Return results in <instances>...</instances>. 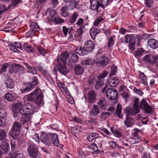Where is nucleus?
<instances>
[{"mask_svg": "<svg viewBox=\"0 0 158 158\" xmlns=\"http://www.w3.org/2000/svg\"><path fill=\"white\" fill-rule=\"evenodd\" d=\"M106 86L103 89L102 92L103 93L105 92L108 98L110 100H114L116 99L118 96V93L117 90L114 89L109 88L106 90L107 88Z\"/></svg>", "mask_w": 158, "mask_h": 158, "instance_id": "obj_1", "label": "nucleus"}, {"mask_svg": "<svg viewBox=\"0 0 158 158\" xmlns=\"http://www.w3.org/2000/svg\"><path fill=\"white\" fill-rule=\"evenodd\" d=\"M147 98L143 99L139 103V106L142 110H143L146 113L150 114L153 110V108L148 103Z\"/></svg>", "mask_w": 158, "mask_h": 158, "instance_id": "obj_2", "label": "nucleus"}, {"mask_svg": "<svg viewBox=\"0 0 158 158\" xmlns=\"http://www.w3.org/2000/svg\"><path fill=\"white\" fill-rule=\"evenodd\" d=\"M35 108V106L33 104L28 102L25 103V102H23V105L21 110V113H25L31 116V114H33Z\"/></svg>", "mask_w": 158, "mask_h": 158, "instance_id": "obj_3", "label": "nucleus"}, {"mask_svg": "<svg viewBox=\"0 0 158 158\" xmlns=\"http://www.w3.org/2000/svg\"><path fill=\"white\" fill-rule=\"evenodd\" d=\"M99 0H90V8L91 10L96 11L97 12H102L104 11V7Z\"/></svg>", "mask_w": 158, "mask_h": 158, "instance_id": "obj_4", "label": "nucleus"}, {"mask_svg": "<svg viewBox=\"0 0 158 158\" xmlns=\"http://www.w3.org/2000/svg\"><path fill=\"white\" fill-rule=\"evenodd\" d=\"M38 148L36 145L31 143L28 147L27 151L29 156L32 158H36L38 155Z\"/></svg>", "mask_w": 158, "mask_h": 158, "instance_id": "obj_5", "label": "nucleus"}, {"mask_svg": "<svg viewBox=\"0 0 158 158\" xmlns=\"http://www.w3.org/2000/svg\"><path fill=\"white\" fill-rule=\"evenodd\" d=\"M32 81L28 84V86L26 88H22L21 89V91L22 93H26L31 91L35 86L38 83L37 78L35 76L32 78Z\"/></svg>", "mask_w": 158, "mask_h": 158, "instance_id": "obj_6", "label": "nucleus"}, {"mask_svg": "<svg viewBox=\"0 0 158 158\" xmlns=\"http://www.w3.org/2000/svg\"><path fill=\"white\" fill-rule=\"evenodd\" d=\"M109 61V59L108 57L102 55L95 62V64L97 67L102 68L107 65Z\"/></svg>", "mask_w": 158, "mask_h": 158, "instance_id": "obj_7", "label": "nucleus"}, {"mask_svg": "<svg viewBox=\"0 0 158 158\" xmlns=\"http://www.w3.org/2000/svg\"><path fill=\"white\" fill-rule=\"evenodd\" d=\"M140 111V110L139 108H135L134 107L132 108L130 107H127L124 109V112L126 114V116H134Z\"/></svg>", "mask_w": 158, "mask_h": 158, "instance_id": "obj_8", "label": "nucleus"}, {"mask_svg": "<svg viewBox=\"0 0 158 158\" xmlns=\"http://www.w3.org/2000/svg\"><path fill=\"white\" fill-rule=\"evenodd\" d=\"M95 46L94 43L92 41L89 40L85 42L84 49L87 52H91L93 51Z\"/></svg>", "mask_w": 158, "mask_h": 158, "instance_id": "obj_9", "label": "nucleus"}, {"mask_svg": "<svg viewBox=\"0 0 158 158\" xmlns=\"http://www.w3.org/2000/svg\"><path fill=\"white\" fill-rule=\"evenodd\" d=\"M23 105V102H19L17 103L13 104L11 107L12 112L15 114H19V113L21 114V110H22Z\"/></svg>", "mask_w": 158, "mask_h": 158, "instance_id": "obj_10", "label": "nucleus"}, {"mask_svg": "<svg viewBox=\"0 0 158 158\" xmlns=\"http://www.w3.org/2000/svg\"><path fill=\"white\" fill-rule=\"evenodd\" d=\"M51 136V134H47L42 133L41 135V141L43 143L48 146L51 143V142L50 141Z\"/></svg>", "mask_w": 158, "mask_h": 158, "instance_id": "obj_11", "label": "nucleus"}, {"mask_svg": "<svg viewBox=\"0 0 158 158\" xmlns=\"http://www.w3.org/2000/svg\"><path fill=\"white\" fill-rule=\"evenodd\" d=\"M0 147L5 153H7L10 149L9 141L8 139L0 140Z\"/></svg>", "mask_w": 158, "mask_h": 158, "instance_id": "obj_12", "label": "nucleus"}, {"mask_svg": "<svg viewBox=\"0 0 158 158\" xmlns=\"http://www.w3.org/2000/svg\"><path fill=\"white\" fill-rule=\"evenodd\" d=\"M8 47L12 51L14 52L19 53L20 51L18 50L17 48L21 49L22 48L21 44L19 42H15L13 44H11L9 45Z\"/></svg>", "mask_w": 158, "mask_h": 158, "instance_id": "obj_13", "label": "nucleus"}, {"mask_svg": "<svg viewBox=\"0 0 158 158\" xmlns=\"http://www.w3.org/2000/svg\"><path fill=\"white\" fill-rule=\"evenodd\" d=\"M57 63L58 70L62 74L66 75L68 72L66 66V63L64 64L63 63L60 62V61Z\"/></svg>", "mask_w": 158, "mask_h": 158, "instance_id": "obj_14", "label": "nucleus"}, {"mask_svg": "<svg viewBox=\"0 0 158 158\" xmlns=\"http://www.w3.org/2000/svg\"><path fill=\"white\" fill-rule=\"evenodd\" d=\"M69 57V54L67 52L64 51L61 53L59 57L57 58V62L59 61L60 62L64 64L66 63V60Z\"/></svg>", "mask_w": 158, "mask_h": 158, "instance_id": "obj_15", "label": "nucleus"}, {"mask_svg": "<svg viewBox=\"0 0 158 158\" xmlns=\"http://www.w3.org/2000/svg\"><path fill=\"white\" fill-rule=\"evenodd\" d=\"M135 123V120L133 118L130 116H126L124 123L127 127H131Z\"/></svg>", "mask_w": 158, "mask_h": 158, "instance_id": "obj_16", "label": "nucleus"}, {"mask_svg": "<svg viewBox=\"0 0 158 158\" xmlns=\"http://www.w3.org/2000/svg\"><path fill=\"white\" fill-rule=\"evenodd\" d=\"M39 89H37L30 94H28L26 97L27 100L30 102L34 101L35 98L37 97V96L39 94Z\"/></svg>", "mask_w": 158, "mask_h": 158, "instance_id": "obj_17", "label": "nucleus"}, {"mask_svg": "<svg viewBox=\"0 0 158 158\" xmlns=\"http://www.w3.org/2000/svg\"><path fill=\"white\" fill-rule=\"evenodd\" d=\"M39 89H37L30 94H28L26 97L27 100L30 102L34 101L35 98L37 97V96L39 94Z\"/></svg>", "mask_w": 158, "mask_h": 158, "instance_id": "obj_18", "label": "nucleus"}, {"mask_svg": "<svg viewBox=\"0 0 158 158\" xmlns=\"http://www.w3.org/2000/svg\"><path fill=\"white\" fill-rule=\"evenodd\" d=\"M39 89H37L30 94H28L26 97L27 100L30 102L34 101L35 98L37 97V96L39 94Z\"/></svg>", "mask_w": 158, "mask_h": 158, "instance_id": "obj_19", "label": "nucleus"}, {"mask_svg": "<svg viewBox=\"0 0 158 158\" xmlns=\"http://www.w3.org/2000/svg\"><path fill=\"white\" fill-rule=\"evenodd\" d=\"M85 29L83 26L81 27H79L77 29L74 36V38L76 40H80Z\"/></svg>", "mask_w": 158, "mask_h": 158, "instance_id": "obj_20", "label": "nucleus"}, {"mask_svg": "<svg viewBox=\"0 0 158 158\" xmlns=\"http://www.w3.org/2000/svg\"><path fill=\"white\" fill-rule=\"evenodd\" d=\"M21 114H22V115L20 118V122L23 125L29 121L31 117L30 115L27 114L23 112Z\"/></svg>", "mask_w": 158, "mask_h": 158, "instance_id": "obj_21", "label": "nucleus"}, {"mask_svg": "<svg viewBox=\"0 0 158 158\" xmlns=\"http://www.w3.org/2000/svg\"><path fill=\"white\" fill-rule=\"evenodd\" d=\"M147 43L148 45L152 49H155L158 48V42L154 39H150Z\"/></svg>", "mask_w": 158, "mask_h": 158, "instance_id": "obj_22", "label": "nucleus"}, {"mask_svg": "<svg viewBox=\"0 0 158 158\" xmlns=\"http://www.w3.org/2000/svg\"><path fill=\"white\" fill-rule=\"evenodd\" d=\"M100 110L97 105H93L92 108L90 111V114L91 115L95 116L97 115L100 113Z\"/></svg>", "mask_w": 158, "mask_h": 158, "instance_id": "obj_23", "label": "nucleus"}, {"mask_svg": "<svg viewBox=\"0 0 158 158\" xmlns=\"http://www.w3.org/2000/svg\"><path fill=\"white\" fill-rule=\"evenodd\" d=\"M140 81L145 85H147V77L143 73L140 71H139Z\"/></svg>", "mask_w": 158, "mask_h": 158, "instance_id": "obj_24", "label": "nucleus"}, {"mask_svg": "<svg viewBox=\"0 0 158 158\" xmlns=\"http://www.w3.org/2000/svg\"><path fill=\"white\" fill-rule=\"evenodd\" d=\"M43 98L44 96L42 94L41 92L39 93L34 100L35 104L38 106L41 104L43 101Z\"/></svg>", "mask_w": 158, "mask_h": 158, "instance_id": "obj_25", "label": "nucleus"}, {"mask_svg": "<svg viewBox=\"0 0 158 158\" xmlns=\"http://www.w3.org/2000/svg\"><path fill=\"white\" fill-rule=\"evenodd\" d=\"M96 92L94 90L90 91L88 93V98L90 102L94 103L96 100Z\"/></svg>", "mask_w": 158, "mask_h": 158, "instance_id": "obj_26", "label": "nucleus"}, {"mask_svg": "<svg viewBox=\"0 0 158 158\" xmlns=\"http://www.w3.org/2000/svg\"><path fill=\"white\" fill-rule=\"evenodd\" d=\"M119 82V80L117 77H114L112 78H110L108 80V84L112 87H115Z\"/></svg>", "mask_w": 158, "mask_h": 158, "instance_id": "obj_27", "label": "nucleus"}, {"mask_svg": "<svg viewBox=\"0 0 158 158\" xmlns=\"http://www.w3.org/2000/svg\"><path fill=\"white\" fill-rule=\"evenodd\" d=\"M52 142L53 145L56 146H58L60 143L58 135L55 134H51Z\"/></svg>", "mask_w": 158, "mask_h": 158, "instance_id": "obj_28", "label": "nucleus"}, {"mask_svg": "<svg viewBox=\"0 0 158 158\" xmlns=\"http://www.w3.org/2000/svg\"><path fill=\"white\" fill-rule=\"evenodd\" d=\"M98 105L100 109L103 110H105L107 107V104L105 99L102 98L98 102Z\"/></svg>", "mask_w": 158, "mask_h": 158, "instance_id": "obj_29", "label": "nucleus"}, {"mask_svg": "<svg viewBox=\"0 0 158 158\" xmlns=\"http://www.w3.org/2000/svg\"><path fill=\"white\" fill-rule=\"evenodd\" d=\"M74 72L76 74L80 75L82 74L84 72L83 68L79 64H76L74 68Z\"/></svg>", "mask_w": 158, "mask_h": 158, "instance_id": "obj_30", "label": "nucleus"}, {"mask_svg": "<svg viewBox=\"0 0 158 158\" xmlns=\"http://www.w3.org/2000/svg\"><path fill=\"white\" fill-rule=\"evenodd\" d=\"M56 12L55 10L48 9L46 11V14L48 17L52 20V19L56 16Z\"/></svg>", "mask_w": 158, "mask_h": 158, "instance_id": "obj_31", "label": "nucleus"}, {"mask_svg": "<svg viewBox=\"0 0 158 158\" xmlns=\"http://www.w3.org/2000/svg\"><path fill=\"white\" fill-rule=\"evenodd\" d=\"M100 29L95 27H93L90 30V34L92 39H94L96 36L100 32Z\"/></svg>", "mask_w": 158, "mask_h": 158, "instance_id": "obj_32", "label": "nucleus"}, {"mask_svg": "<svg viewBox=\"0 0 158 158\" xmlns=\"http://www.w3.org/2000/svg\"><path fill=\"white\" fill-rule=\"evenodd\" d=\"M142 60L146 63H153V56L150 54H147L144 56Z\"/></svg>", "mask_w": 158, "mask_h": 158, "instance_id": "obj_33", "label": "nucleus"}, {"mask_svg": "<svg viewBox=\"0 0 158 158\" xmlns=\"http://www.w3.org/2000/svg\"><path fill=\"white\" fill-rule=\"evenodd\" d=\"M23 48L27 52L31 53H33L35 51V49L32 47L27 43L23 44Z\"/></svg>", "mask_w": 158, "mask_h": 158, "instance_id": "obj_34", "label": "nucleus"}, {"mask_svg": "<svg viewBox=\"0 0 158 158\" xmlns=\"http://www.w3.org/2000/svg\"><path fill=\"white\" fill-rule=\"evenodd\" d=\"M76 52L77 53L81 56H84L87 54L86 51L84 49V47H78L77 48Z\"/></svg>", "mask_w": 158, "mask_h": 158, "instance_id": "obj_35", "label": "nucleus"}, {"mask_svg": "<svg viewBox=\"0 0 158 158\" xmlns=\"http://www.w3.org/2000/svg\"><path fill=\"white\" fill-rule=\"evenodd\" d=\"M122 107L121 105L118 104L117 106L115 112V115L119 118H122L123 114L121 113Z\"/></svg>", "mask_w": 158, "mask_h": 158, "instance_id": "obj_36", "label": "nucleus"}, {"mask_svg": "<svg viewBox=\"0 0 158 158\" xmlns=\"http://www.w3.org/2000/svg\"><path fill=\"white\" fill-rule=\"evenodd\" d=\"M98 134L96 133H92L90 134L87 137V140L89 142H91L93 140L95 139L99 138Z\"/></svg>", "mask_w": 158, "mask_h": 158, "instance_id": "obj_37", "label": "nucleus"}, {"mask_svg": "<svg viewBox=\"0 0 158 158\" xmlns=\"http://www.w3.org/2000/svg\"><path fill=\"white\" fill-rule=\"evenodd\" d=\"M142 140L139 136H134L130 138L129 141L132 144L137 143L141 141Z\"/></svg>", "mask_w": 158, "mask_h": 158, "instance_id": "obj_38", "label": "nucleus"}, {"mask_svg": "<svg viewBox=\"0 0 158 158\" xmlns=\"http://www.w3.org/2000/svg\"><path fill=\"white\" fill-rule=\"evenodd\" d=\"M24 64L27 68L29 73H31L33 75L37 74L36 69L34 67L30 66L26 63H24Z\"/></svg>", "mask_w": 158, "mask_h": 158, "instance_id": "obj_39", "label": "nucleus"}, {"mask_svg": "<svg viewBox=\"0 0 158 158\" xmlns=\"http://www.w3.org/2000/svg\"><path fill=\"white\" fill-rule=\"evenodd\" d=\"M22 126L21 123L18 122H15L13 125V129L16 131H19L21 129Z\"/></svg>", "mask_w": 158, "mask_h": 158, "instance_id": "obj_40", "label": "nucleus"}, {"mask_svg": "<svg viewBox=\"0 0 158 158\" xmlns=\"http://www.w3.org/2000/svg\"><path fill=\"white\" fill-rule=\"evenodd\" d=\"M71 131L75 134H79L82 131V129L81 127L76 126L72 127L71 128Z\"/></svg>", "mask_w": 158, "mask_h": 158, "instance_id": "obj_41", "label": "nucleus"}, {"mask_svg": "<svg viewBox=\"0 0 158 158\" xmlns=\"http://www.w3.org/2000/svg\"><path fill=\"white\" fill-rule=\"evenodd\" d=\"M5 99L8 101H12L15 99V97L14 95L9 93L5 94L4 95Z\"/></svg>", "mask_w": 158, "mask_h": 158, "instance_id": "obj_42", "label": "nucleus"}, {"mask_svg": "<svg viewBox=\"0 0 158 158\" xmlns=\"http://www.w3.org/2000/svg\"><path fill=\"white\" fill-rule=\"evenodd\" d=\"M78 15L76 12L74 13L71 15L70 19L69 21V23L73 24L77 20Z\"/></svg>", "mask_w": 158, "mask_h": 158, "instance_id": "obj_43", "label": "nucleus"}, {"mask_svg": "<svg viewBox=\"0 0 158 158\" xmlns=\"http://www.w3.org/2000/svg\"><path fill=\"white\" fill-rule=\"evenodd\" d=\"M67 7L64 6L60 10L61 15L64 17H66L69 16V13L67 10Z\"/></svg>", "mask_w": 158, "mask_h": 158, "instance_id": "obj_44", "label": "nucleus"}, {"mask_svg": "<svg viewBox=\"0 0 158 158\" xmlns=\"http://www.w3.org/2000/svg\"><path fill=\"white\" fill-rule=\"evenodd\" d=\"M84 24V19L82 18H78L77 22L76 23V25L79 27H83L84 28H85V24Z\"/></svg>", "mask_w": 158, "mask_h": 158, "instance_id": "obj_45", "label": "nucleus"}, {"mask_svg": "<svg viewBox=\"0 0 158 158\" xmlns=\"http://www.w3.org/2000/svg\"><path fill=\"white\" fill-rule=\"evenodd\" d=\"M31 136L36 142L39 143L40 142V138L38 134L35 131H33L31 133Z\"/></svg>", "mask_w": 158, "mask_h": 158, "instance_id": "obj_46", "label": "nucleus"}, {"mask_svg": "<svg viewBox=\"0 0 158 158\" xmlns=\"http://www.w3.org/2000/svg\"><path fill=\"white\" fill-rule=\"evenodd\" d=\"M6 133L3 129H0V140L7 139Z\"/></svg>", "mask_w": 158, "mask_h": 158, "instance_id": "obj_47", "label": "nucleus"}, {"mask_svg": "<svg viewBox=\"0 0 158 158\" xmlns=\"http://www.w3.org/2000/svg\"><path fill=\"white\" fill-rule=\"evenodd\" d=\"M84 64L89 65H92L95 63V60L92 59L88 58L86 60L83 61Z\"/></svg>", "mask_w": 158, "mask_h": 158, "instance_id": "obj_48", "label": "nucleus"}, {"mask_svg": "<svg viewBox=\"0 0 158 158\" xmlns=\"http://www.w3.org/2000/svg\"><path fill=\"white\" fill-rule=\"evenodd\" d=\"M17 73L21 74L24 73L25 72L24 68L20 64H17Z\"/></svg>", "mask_w": 158, "mask_h": 158, "instance_id": "obj_49", "label": "nucleus"}, {"mask_svg": "<svg viewBox=\"0 0 158 158\" xmlns=\"http://www.w3.org/2000/svg\"><path fill=\"white\" fill-rule=\"evenodd\" d=\"M108 73V72L105 70L103 71L98 76V80H103V79L106 77Z\"/></svg>", "mask_w": 158, "mask_h": 158, "instance_id": "obj_50", "label": "nucleus"}, {"mask_svg": "<svg viewBox=\"0 0 158 158\" xmlns=\"http://www.w3.org/2000/svg\"><path fill=\"white\" fill-rule=\"evenodd\" d=\"M104 19L101 16H98L97 18L96 19L94 22V25L95 26H97L101 22H102Z\"/></svg>", "mask_w": 158, "mask_h": 158, "instance_id": "obj_51", "label": "nucleus"}, {"mask_svg": "<svg viewBox=\"0 0 158 158\" xmlns=\"http://www.w3.org/2000/svg\"><path fill=\"white\" fill-rule=\"evenodd\" d=\"M118 68L114 65H112L111 67V70L109 76L115 75L117 72Z\"/></svg>", "mask_w": 158, "mask_h": 158, "instance_id": "obj_52", "label": "nucleus"}, {"mask_svg": "<svg viewBox=\"0 0 158 158\" xmlns=\"http://www.w3.org/2000/svg\"><path fill=\"white\" fill-rule=\"evenodd\" d=\"M7 87L10 89H12L14 87V83L13 81L11 79H8L6 82Z\"/></svg>", "mask_w": 158, "mask_h": 158, "instance_id": "obj_53", "label": "nucleus"}, {"mask_svg": "<svg viewBox=\"0 0 158 158\" xmlns=\"http://www.w3.org/2000/svg\"><path fill=\"white\" fill-rule=\"evenodd\" d=\"M134 92L140 96H142L144 94L143 92L141 89H138L136 87H134L133 89Z\"/></svg>", "mask_w": 158, "mask_h": 158, "instance_id": "obj_54", "label": "nucleus"}, {"mask_svg": "<svg viewBox=\"0 0 158 158\" xmlns=\"http://www.w3.org/2000/svg\"><path fill=\"white\" fill-rule=\"evenodd\" d=\"M77 4L78 3L76 1H72L69 5V9H73L77 7Z\"/></svg>", "mask_w": 158, "mask_h": 158, "instance_id": "obj_55", "label": "nucleus"}, {"mask_svg": "<svg viewBox=\"0 0 158 158\" xmlns=\"http://www.w3.org/2000/svg\"><path fill=\"white\" fill-rule=\"evenodd\" d=\"M102 80L98 79V80L96 81L95 85V88L96 89H98L99 87H101L103 85L104 83Z\"/></svg>", "mask_w": 158, "mask_h": 158, "instance_id": "obj_56", "label": "nucleus"}, {"mask_svg": "<svg viewBox=\"0 0 158 158\" xmlns=\"http://www.w3.org/2000/svg\"><path fill=\"white\" fill-rule=\"evenodd\" d=\"M144 50L142 48H138L135 53V56L137 57L141 55L143 52Z\"/></svg>", "mask_w": 158, "mask_h": 158, "instance_id": "obj_57", "label": "nucleus"}, {"mask_svg": "<svg viewBox=\"0 0 158 158\" xmlns=\"http://www.w3.org/2000/svg\"><path fill=\"white\" fill-rule=\"evenodd\" d=\"M64 20L63 19L58 18L56 16H55L54 18H53V19H52V21L56 23L59 24L61 23H63L64 22Z\"/></svg>", "mask_w": 158, "mask_h": 158, "instance_id": "obj_58", "label": "nucleus"}, {"mask_svg": "<svg viewBox=\"0 0 158 158\" xmlns=\"http://www.w3.org/2000/svg\"><path fill=\"white\" fill-rule=\"evenodd\" d=\"M13 158H21L23 156V154L19 153L15 151L11 154Z\"/></svg>", "mask_w": 158, "mask_h": 158, "instance_id": "obj_59", "label": "nucleus"}, {"mask_svg": "<svg viewBox=\"0 0 158 158\" xmlns=\"http://www.w3.org/2000/svg\"><path fill=\"white\" fill-rule=\"evenodd\" d=\"M102 5L104 9L105 6L110 4L112 0H101Z\"/></svg>", "mask_w": 158, "mask_h": 158, "instance_id": "obj_60", "label": "nucleus"}, {"mask_svg": "<svg viewBox=\"0 0 158 158\" xmlns=\"http://www.w3.org/2000/svg\"><path fill=\"white\" fill-rule=\"evenodd\" d=\"M10 134L14 139L13 140H15V139H18L19 137L18 134L15 132H14L13 130H11L10 132Z\"/></svg>", "mask_w": 158, "mask_h": 158, "instance_id": "obj_61", "label": "nucleus"}, {"mask_svg": "<svg viewBox=\"0 0 158 158\" xmlns=\"http://www.w3.org/2000/svg\"><path fill=\"white\" fill-rule=\"evenodd\" d=\"M71 54L72 55V59L74 63H76L78 62V57L73 52H72Z\"/></svg>", "mask_w": 158, "mask_h": 158, "instance_id": "obj_62", "label": "nucleus"}, {"mask_svg": "<svg viewBox=\"0 0 158 158\" xmlns=\"http://www.w3.org/2000/svg\"><path fill=\"white\" fill-rule=\"evenodd\" d=\"M16 141L15 140H10V145L11 150L14 152L15 150L16 146Z\"/></svg>", "mask_w": 158, "mask_h": 158, "instance_id": "obj_63", "label": "nucleus"}, {"mask_svg": "<svg viewBox=\"0 0 158 158\" xmlns=\"http://www.w3.org/2000/svg\"><path fill=\"white\" fill-rule=\"evenodd\" d=\"M17 64L15 66H13L10 67L9 70V72L10 73H17Z\"/></svg>", "mask_w": 158, "mask_h": 158, "instance_id": "obj_64", "label": "nucleus"}]
</instances>
